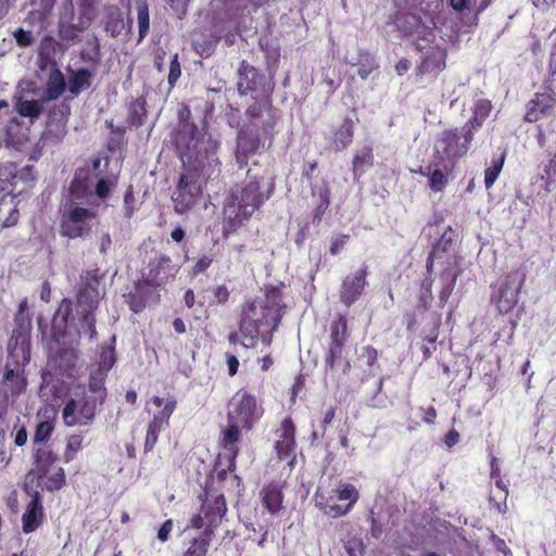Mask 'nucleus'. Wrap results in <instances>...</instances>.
Wrapping results in <instances>:
<instances>
[{
	"label": "nucleus",
	"mask_w": 556,
	"mask_h": 556,
	"mask_svg": "<svg viewBox=\"0 0 556 556\" xmlns=\"http://www.w3.org/2000/svg\"><path fill=\"white\" fill-rule=\"evenodd\" d=\"M264 177L252 175L248 170V181L239 189L232 190L226 198L223 208V235L237 231L271 197L275 185L268 182L266 192L262 191Z\"/></svg>",
	"instance_id": "1"
},
{
	"label": "nucleus",
	"mask_w": 556,
	"mask_h": 556,
	"mask_svg": "<svg viewBox=\"0 0 556 556\" xmlns=\"http://www.w3.org/2000/svg\"><path fill=\"white\" fill-rule=\"evenodd\" d=\"M220 174L219 159L206 161V165L182 166V172L172 195L175 212L185 214L190 211L201 199L203 186L210 179Z\"/></svg>",
	"instance_id": "2"
},
{
	"label": "nucleus",
	"mask_w": 556,
	"mask_h": 556,
	"mask_svg": "<svg viewBox=\"0 0 556 556\" xmlns=\"http://www.w3.org/2000/svg\"><path fill=\"white\" fill-rule=\"evenodd\" d=\"M173 146L179 155L182 166L206 165V161L218 159V143L213 140H205L197 125L191 121L178 123L172 134Z\"/></svg>",
	"instance_id": "3"
},
{
	"label": "nucleus",
	"mask_w": 556,
	"mask_h": 556,
	"mask_svg": "<svg viewBox=\"0 0 556 556\" xmlns=\"http://www.w3.org/2000/svg\"><path fill=\"white\" fill-rule=\"evenodd\" d=\"M103 274H100L99 268L89 269L80 275L78 289H77V312L81 315L80 326L88 332L90 339H96V317L94 311L98 308L101 296V280Z\"/></svg>",
	"instance_id": "4"
},
{
	"label": "nucleus",
	"mask_w": 556,
	"mask_h": 556,
	"mask_svg": "<svg viewBox=\"0 0 556 556\" xmlns=\"http://www.w3.org/2000/svg\"><path fill=\"white\" fill-rule=\"evenodd\" d=\"M280 324L278 315L276 317L269 313L256 300L245 302L242 305L239 330L243 338L241 345L244 349H253L256 346L262 327L269 328V331H275Z\"/></svg>",
	"instance_id": "5"
},
{
	"label": "nucleus",
	"mask_w": 556,
	"mask_h": 556,
	"mask_svg": "<svg viewBox=\"0 0 556 556\" xmlns=\"http://www.w3.org/2000/svg\"><path fill=\"white\" fill-rule=\"evenodd\" d=\"M97 216L96 208L81 206L77 201H65L60 208L59 232L67 239H85L91 233Z\"/></svg>",
	"instance_id": "6"
},
{
	"label": "nucleus",
	"mask_w": 556,
	"mask_h": 556,
	"mask_svg": "<svg viewBox=\"0 0 556 556\" xmlns=\"http://www.w3.org/2000/svg\"><path fill=\"white\" fill-rule=\"evenodd\" d=\"M475 131L465 124L460 128L443 130L435 140L434 153L438 159L437 165L448 162L454 165L465 156L470 149Z\"/></svg>",
	"instance_id": "7"
},
{
	"label": "nucleus",
	"mask_w": 556,
	"mask_h": 556,
	"mask_svg": "<svg viewBox=\"0 0 556 556\" xmlns=\"http://www.w3.org/2000/svg\"><path fill=\"white\" fill-rule=\"evenodd\" d=\"M525 281V271L521 268H516L502 275L492 285L490 301L500 314H508L516 307Z\"/></svg>",
	"instance_id": "8"
},
{
	"label": "nucleus",
	"mask_w": 556,
	"mask_h": 556,
	"mask_svg": "<svg viewBox=\"0 0 556 556\" xmlns=\"http://www.w3.org/2000/svg\"><path fill=\"white\" fill-rule=\"evenodd\" d=\"M58 454L50 445H39L34 447L35 468L28 473L27 478L36 472L38 484L43 483V489L53 492L61 490L66 483L65 471L59 467L55 472L49 475L53 465L58 462Z\"/></svg>",
	"instance_id": "9"
},
{
	"label": "nucleus",
	"mask_w": 556,
	"mask_h": 556,
	"mask_svg": "<svg viewBox=\"0 0 556 556\" xmlns=\"http://www.w3.org/2000/svg\"><path fill=\"white\" fill-rule=\"evenodd\" d=\"M536 141L542 150L539 155L536 179L541 181V187L546 192H551L556 179V132L547 135L542 125H539Z\"/></svg>",
	"instance_id": "10"
},
{
	"label": "nucleus",
	"mask_w": 556,
	"mask_h": 556,
	"mask_svg": "<svg viewBox=\"0 0 556 556\" xmlns=\"http://www.w3.org/2000/svg\"><path fill=\"white\" fill-rule=\"evenodd\" d=\"M264 408L255 395L247 390H238L229 401L227 420L241 424V429L250 431L262 418Z\"/></svg>",
	"instance_id": "11"
},
{
	"label": "nucleus",
	"mask_w": 556,
	"mask_h": 556,
	"mask_svg": "<svg viewBox=\"0 0 556 556\" xmlns=\"http://www.w3.org/2000/svg\"><path fill=\"white\" fill-rule=\"evenodd\" d=\"M97 399L88 396L85 392L79 399H70L62 408V419L66 427L89 426L97 415Z\"/></svg>",
	"instance_id": "12"
},
{
	"label": "nucleus",
	"mask_w": 556,
	"mask_h": 556,
	"mask_svg": "<svg viewBox=\"0 0 556 556\" xmlns=\"http://www.w3.org/2000/svg\"><path fill=\"white\" fill-rule=\"evenodd\" d=\"M262 128L255 122L244 124L237 134L235 159L240 169L244 168L249 164V159L255 155L261 147H264L262 142Z\"/></svg>",
	"instance_id": "13"
},
{
	"label": "nucleus",
	"mask_w": 556,
	"mask_h": 556,
	"mask_svg": "<svg viewBox=\"0 0 556 556\" xmlns=\"http://www.w3.org/2000/svg\"><path fill=\"white\" fill-rule=\"evenodd\" d=\"M24 370L25 367L4 366V375L0 383V425L7 419L9 400L17 399L27 388Z\"/></svg>",
	"instance_id": "14"
},
{
	"label": "nucleus",
	"mask_w": 556,
	"mask_h": 556,
	"mask_svg": "<svg viewBox=\"0 0 556 556\" xmlns=\"http://www.w3.org/2000/svg\"><path fill=\"white\" fill-rule=\"evenodd\" d=\"M295 425L290 416L285 417L275 430L274 450L279 460H285L293 468L296 459Z\"/></svg>",
	"instance_id": "15"
},
{
	"label": "nucleus",
	"mask_w": 556,
	"mask_h": 556,
	"mask_svg": "<svg viewBox=\"0 0 556 556\" xmlns=\"http://www.w3.org/2000/svg\"><path fill=\"white\" fill-rule=\"evenodd\" d=\"M31 330H21L13 328L12 336L8 342V357L5 365L14 367H25L30 361Z\"/></svg>",
	"instance_id": "16"
},
{
	"label": "nucleus",
	"mask_w": 556,
	"mask_h": 556,
	"mask_svg": "<svg viewBox=\"0 0 556 556\" xmlns=\"http://www.w3.org/2000/svg\"><path fill=\"white\" fill-rule=\"evenodd\" d=\"M178 273V267L172 258L164 253H156L148 263V271L143 279L152 288L161 287L174 279Z\"/></svg>",
	"instance_id": "17"
},
{
	"label": "nucleus",
	"mask_w": 556,
	"mask_h": 556,
	"mask_svg": "<svg viewBox=\"0 0 556 556\" xmlns=\"http://www.w3.org/2000/svg\"><path fill=\"white\" fill-rule=\"evenodd\" d=\"M245 116L251 121L255 122L262 128L264 141L268 139V148L273 143L274 129L276 126V117L270 101L268 99H262L254 101L245 111Z\"/></svg>",
	"instance_id": "18"
},
{
	"label": "nucleus",
	"mask_w": 556,
	"mask_h": 556,
	"mask_svg": "<svg viewBox=\"0 0 556 556\" xmlns=\"http://www.w3.org/2000/svg\"><path fill=\"white\" fill-rule=\"evenodd\" d=\"M25 492L31 496L23 516L22 527L24 533H31L36 531L45 520V511L42 506V497L38 490H33L28 482H26Z\"/></svg>",
	"instance_id": "19"
},
{
	"label": "nucleus",
	"mask_w": 556,
	"mask_h": 556,
	"mask_svg": "<svg viewBox=\"0 0 556 556\" xmlns=\"http://www.w3.org/2000/svg\"><path fill=\"white\" fill-rule=\"evenodd\" d=\"M367 275L368 266L364 264L353 275L343 279L340 287V300L345 306L350 307L361 298L367 285Z\"/></svg>",
	"instance_id": "20"
},
{
	"label": "nucleus",
	"mask_w": 556,
	"mask_h": 556,
	"mask_svg": "<svg viewBox=\"0 0 556 556\" xmlns=\"http://www.w3.org/2000/svg\"><path fill=\"white\" fill-rule=\"evenodd\" d=\"M556 105L555 94L547 91L535 92L534 96L526 104V113L523 121L527 123H536L548 116Z\"/></svg>",
	"instance_id": "21"
},
{
	"label": "nucleus",
	"mask_w": 556,
	"mask_h": 556,
	"mask_svg": "<svg viewBox=\"0 0 556 556\" xmlns=\"http://www.w3.org/2000/svg\"><path fill=\"white\" fill-rule=\"evenodd\" d=\"M103 24L104 30L113 38L121 36L123 33L128 36L131 33L132 18L128 14L127 20H125L123 11L117 5H106L103 13Z\"/></svg>",
	"instance_id": "22"
},
{
	"label": "nucleus",
	"mask_w": 556,
	"mask_h": 556,
	"mask_svg": "<svg viewBox=\"0 0 556 556\" xmlns=\"http://www.w3.org/2000/svg\"><path fill=\"white\" fill-rule=\"evenodd\" d=\"M201 510L207 521L204 531H211L210 534L214 535L215 529L227 513V504L224 494L219 493L211 497L206 495L202 503Z\"/></svg>",
	"instance_id": "23"
},
{
	"label": "nucleus",
	"mask_w": 556,
	"mask_h": 556,
	"mask_svg": "<svg viewBox=\"0 0 556 556\" xmlns=\"http://www.w3.org/2000/svg\"><path fill=\"white\" fill-rule=\"evenodd\" d=\"M314 500L315 505L319 510L331 518H339L348 515V508H342V504L337 503L339 500L333 489L318 486L315 492Z\"/></svg>",
	"instance_id": "24"
},
{
	"label": "nucleus",
	"mask_w": 556,
	"mask_h": 556,
	"mask_svg": "<svg viewBox=\"0 0 556 556\" xmlns=\"http://www.w3.org/2000/svg\"><path fill=\"white\" fill-rule=\"evenodd\" d=\"M238 91L240 94L258 90L265 83L264 74L250 65L245 60L239 66Z\"/></svg>",
	"instance_id": "25"
},
{
	"label": "nucleus",
	"mask_w": 556,
	"mask_h": 556,
	"mask_svg": "<svg viewBox=\"0 0 556 556\" xmlns=\"http://www.w3.org/2000/svg\"><path fill=\"white\" fill-rule=\"evenodd\" d=\"M311 195L314 200L312 223L318 226L330 205L331 190L328 182L324 179L319 186L312 187Z\"/></svg>",
	"instance_id": "26"
},
{
	"label": "nucleus",
	"mask_w": 556,
	"mask_h": 556,
	"mask_svg": "<svg viewBox=\"0 0 556 556\" xmlns=\"http://www.w3.org/2000/svg\"><path fill=\"white\" fill-rule=\"evenodd\" d=\"M150 402L156 407H162V409L153 414V417L148 425L165 430L169 427V419L177 408V400L173 395H169L166 399L153 395L150 399Z\"/></svg>",
	"instance_id": "27"
},
{
	"label": "nucleus",
	"mask_w": 556,
	"mask_h": 556,
	"mask_svg": "<svg viewBox=\"0 0 556 556\" xmlns=\"http://www.w3.org/2000/svg\"><path fill=\"white\" fill-rule=\"evenodd\" d=\"M261 501L263 507L273 516L282 509L283 492L282 485L277 481H270L261 490Z\"/></svg>",
	"instance_id": "28"
},
{
	"label": "nucleus",
	"mask_w": 556,
	"mask_h": 556,
	"mask_svg": "<svg viewBox=\"0 0 556 556\" xmlns=\"http://www.w3.org/2000/svg\"><path fill=\"white\" fill-rule=\"evenodd\" d=\"M446 52L444 49L433 46L429 47L422 61L417 66V74L425 75L439 73L445 67Z\"/></svg>",
	"instance_id": "29"
},
{
	"label": "nucleus",
	"mask_w": 556,
	"mask_h": 556,
	"mask_svg": "<svg viewBox=\"0 0 556 556\" xmlns=\"http://www.w3.org/2000/svg\"><path fill=\"white\" fill-rule=\"evenodd\" d=\"M96 10L91 2L84 0L78 4L77 12L72 16L71 29L76 33L85 31L92 23Z\"/></svg>",
	"instance_id": "30"
},
{
	"label": "nucleus",
	"mask_w": 556,
	"mask_h": 556,
	"mask_svg": "<svg viewBox=\"0 0 556 556\" xmlns=\"http://www.w3.org/2000/svg\"><path fill=\"white\" fill-rule=\"evenodd\" d=\"M269 313L276 317L278 315V320L281 321V318L285 314L286 305L282 303V289L278 286H267L265 289V299L260 302Z\"/></svg>",
	"instance_id": "31"
},
{
	"label": "nucleus",
	"mask_w": 556,
	"mask_h": 556,
	"mask_svg": "<svg viewBox=\"0 0 556 556\" xmlns=\"http://www.w3.org/2000/svg\"><path fill=\"white\" fill-rule=\"evenodd\" d=\"M151 288L143 278L135 282L134 291L128 294L127 300L130 311L138 314L144 309L147 300L151 294Z\"/></svg>",
	"instance_id": "32"
},
{
	"label": "nucleus",
	"mask_w": 556,
	"mask_h": 556,
	"mask_svg": "<svg viewBox=\"0 0 556 556\" xmlns=\"http://www.w3.org/2000/svg\"><path fill=\"white\" fill-rule=\"evenodd\" d=\"M355 123L352 118L345 117L341 125L333 131V149L339 152L346 149L354 138Z\"/></svg>",
	"instance_id": "33"
},
{
	"label": "nucleus",
	"mask_w": 556,
	"mask_h": 556,
	"mask_svg": "<svg viewBox=\"0 0 556 556\" xmlns=\"http://www.w3.org/2000/svg\"><path fill=\"white\" fill-rule=\"evenodd\" d=\"M491 111L492 103L490 100L480 99L476 101L472 109V116L465 123V125L472 131L477 132L490 116Z\"/></svg>",
	"instance_id": "34"
},
{
	"label": "nucleus",
	"mask_w": 556,
	"mask_h": 556,
	"mask_svg": "<svg viewBox=\"0 0 556 556\" xmlns=\"http://www.w3.org/2000/svg\"><path fill=\"white\" fill-rule=\"evenodd\" d=\"M147 101L144 97L132 100L127 108V123L131 127H141L147 119Z\"/></svg>",
	"instance_id": "35"
},
{
	"label": "nucleus",
	"mask_w": 556,
	"mask_h": 556,
	"mask_svg": "<svg viewBox=\"0 0 556 556\" xmlns=\"http://www.w3.org/2000/svg\"><path fill=\"white\" fill-rule=\"evenodd\" d=\"M16 197H0V222L3 227L15 226L20 218Z\"/></svg>",
	"instance_id": "36"
},
{
	"label": "nucleus",
	"mask_w": 556,
	"mask_h": 556,
	"mask_svg": "<svg viewBox=\"0 0 556 556\" xmlns=\"http://www.w3.org/2000/svg\"><path fill=\"white\" fill-rule=\"evenodd\" d=\"M108 378L106 374L103 371L94 369L90 372L88 379V391L92 393V397L97 399L98 404L102 405L105 402L108 390L105 388V380Z\"/></svg>",
	"instance_id": "37"
},
{
	"label": "nucleus",
	"mask_w": 556,
	"mask_h": 556,
	"mask_svg": "<svg viewBox=\"0 0 556 556\" xmlns=\"http://www.w3.org/2000/svg\"><path fill=\"white\" fill-rule=\"evenodd\" d=\"M374 165L372 148L363 147L353 156L352 170L354 178H358L365 170Z\"/></svg>",
	"instance_id": "38"
},
{
	"label": "nucleus",
	"mask_w": 556,
	"mask_h": 556,
	"mask_svg": "<svg viewBox=\"0 0 556 556\" xmlns=\"http://www.w3.org/2000/svg\"><path fill=\"white\" fill-rule=\"evenodd\" d=\"M227 421V427L223 430L222 444L225 453H231L232 451H236L238 455L239 448L236 443L240 440L241 437V424L236 422L235 420Z\"/></svg>",
	"instance_id": "39"
},
{
	"label": "nucleus",
	"mask_w": 556,
	"mask_h": 556,
	"mask_svg": "<svg viewBox=\"0 0 556 556\" xmlns=\"http://www.w3.org/2000/svg\"><path fill=\"white\" fill-rule=\"evenodd\" d=\"M237 452L224 453L219 455L215 463L216 478L219 482H224L227 479L228 473L236 471Z\"/></svg>",
	"instance_id": "40"
},
{
	"label": "nucleus",
	"mask_w": 556,
	"mask_h": 556,
	"mask_svg": "<svg viewBox=\"0 0 556 556\" xmlns=\"http://www.w3.org/2000/svg\"><path fill=\"white\" fill-rule=\"evenodd\" d=\"M92 73L87 68L72 71L68 79V89L71 93L78 94L84 89L90 87Z\"/></svg>",
	"instance_id": "41"
},
{
	"label": "nucleus",
	"mask_w": 556,
	"mask_h": 556,
	"mask_svg": "<svg viewBox=\"0 0 556 556\" xmlns=\"http://www.w3.org/2000/svg\"><path fill=\"white\" fill-rule=\"evenodd\" d=\"M66 88L65 79L59 68L51 71L48 77L46 93L49 100L58 99Z\"/></svg>",
	"instance_id": "42"
},
{
	"label": "nucleus",
	"mask_w": 556,
	"mask_h": 556,
	"mask_svg": "<svg viewBox=\"0 0 556 556\" xmlns=\"http://www.w3.org/2000/svg\"><path fill=\"white\" fill-rule=\"evenodd\" d=\"M210 532L203 531L198 538H194L182 556H206L214 536Z\"/></svg>",
	"instance_id": "43"
},
{
	"label": "nucleus",
	"mask_w": 556,
	"mask_h": 556,
	"mask_svg": "<svg viewBox=\"0 0 556 556\" xmlns=\"http://www.w3.org/2000/svg\"><path fill=\"white\" fill-rule=\"evenodd\" d=\"M333 490L336 491L339 501H348V504L342 505V508H348L349 514L359 498L358 490L355 485L348 482H340Z\"/></svg>",
	"instance_id": "44"
},
{
	"label": "nucleus",
	"mask_w": 556,
	"mask_h": 556,
	"mask_svg": "<svg viewBox=\"0 0 556 556\" xmlns=\"http://www.w3.org/2000/svg\"><path fill=\"white\" fill-rule=\"evenodd\" d=\"M440 279L442 281V288L439 292V302L440 306L443 307L455 288L457 274L453 269L446 268L441 273Z\"/></svg>",
	"instance_id": "45"
},
{
	"label": "nucleus",
	"mask_w": 556,
	"mask_h": 556,
	"mask_svg": "<svg viewBox=\"0 0 556 556\" xmlns=\"http://www.w3.org/2000/svg\"><path fill=\"white\" fill-rule=\"evenodd\" d=\"M349 338L348 319L344 315L339 314L330 325L329 342L345 343Z\"/></svg>",
	"instance_id": "46"
},
{
	"label": "nucleus",
	"mask_w": 556,
	"mask_h": 556,
	"mask_svg": "<svg viewBox=\"0 0 556 556\" xmlns=\"http://www.w3.org/2000/svg\"><path fill=\"white\" fill-rule=\"evenodd\" d=\"M395 24L404 36L419 33L420 21L417 15L412 13H403L396 17Z\"/></svg>",
	"instance_id": "47"
},
{
	"label": "nucleus",
	"mask_w": 556,
	"mask_h": 556,
	"mask_svg": "<svg viewBox=\"0 0 556 556\" xmlns=\"http://www.w3.org/2000/svg\"><path fill=\"white\" fill-rule=\"evenodd\" d=\"M217 42L218 38L202 34L193 39L192 47L201 56L207 58L213 53Z\"/></svg>",
	"instance_id": "48"
},
{
	"label": "nucleus",
	"mask_w": 556,
	"mask_h": 556,
	"mask_svg": "<svg viewBox=\"0 0 556 556\" xmlns=\"http://www.w3.org/2000/svg\"><path fill=\"white\" fill-rule=\"evenodd\" d=\"M137 20H138V42H140L149 33L150 29V14L149 7L146 1L137 3Z\"/></svg>",
	"instance_id": "49"
},
{
	"label": "nucleus",
	"mask_w": 556,
	"mask_h": 556,
	"mask_svg": "<svg viewBox=\"0 0 556 556\" xmlns=\"http://www.w3.org/2000/svg\"><path fill=\"white\" fill-rule=\"evenodd\" d=\"M54 431V422L52 420L40 421L35 429L33 442L34 447L39 445H47L46 443L51 438Z\"/></svg>",
	"instance_id": "50"
},
{
	"label": "nucleus",
	"mask_w": 556,
	"mask_h": 556,
	"mask_svg": "<svg viewBox=\"0 0 556 556\" xmlns=\"http://www.w3.org/2000/svg\"><path fill=\"white\" fill-rule=\"evenodd\" d=\"M431 165H429L426 170L420 169L419 173L422 176L429 177V188L433 191H442L443 188L447 185V176L443 173L442 169H434L430 173Z\"/></svg>",
	"instance_id": "51"
},
{
	"label": "nucleus",
	"mask_w": 556,
	"mask_h": 556,
	"mask_svg": "<svg viewBox=\"0 0 556 556\" xmlns=\"http://www.w3.org/2000/svg\"><path fill=\"white\" fill-rule=\"evenodd\" d=\"M84 437L75 433L66 438V445L63 454L65 463H70L76 458L77 453L83 448Z\"/></svg>",
	"instance_id": "52"
},
{
	"label": "nucleus",
	"mask_w": 556,
	"mask_h": 556,
	"mask_svg": "<svg viewBox=\"0 0 556 556\" xmlns=\"http://www.w3.org/2000/svg\"><path fill=\"white\" fill-rule=\"evenodd\" d=\"M505 157V153H502L498 157L493 159L491 166L484 170V185L486 189L491 188L496 181L500 173L503 169Z\"/></svg>",
	"instance_id": "53"
},
{
	"label": "nucleus",
	"mask_w": 556,
	"mask_h": 556,
	"mask_svg": "<svg viewBox=\"0 0 556 556\" xmlns=\"http://www.w3.org/2000/svg\"><path fill=\"white\" fill-rule=\"evenodd\" d=\"M432 283L433 280L430 277H427L420 286V293L418 296L417 309H421L424 312L428 311L430 307V302L433 299L432 295Z\"/></svg>",
	"instance_id": "54"
},
{
	"label": "nucleus",
	"mask_w": 556,
	"mask_h": 556,
	"mask_svg": "<svg viewBox=\"0 0 556 556\" xmlns=\"http://www.w3.org/2000/svg\"><path fill=\"white\" fill-rule=\"evenodd\" d=\"M68 199L66 201L81 202L88 195V185L85 180L74 178L68 187Z\"/></svg>",
	"instance_id": "55"
},
{
	"label": "nucleus",
	"mask_w": 556,
	"mask_h": 556,
	"mask_svg": "<svg viewBox=\"0 0 556 556\" xmlns=\"http://www.w3.org/2000/svg\"><path fill=\"white\" fill-rule=\"evenodd\" d=\"M17 112L23 117L36 118L42 112V105L36 100H24L17 105Z\"/></svg>",
	"instance_id": "56"
},
{
	"label": "nucleus",
	"mask_w": 556,
	"mask_h": 556,
	"mask_svg": "<svg viewBox=\"0 0 556 556\" xmlns=\"http://www.w3.org/2000/svg\"><path fill=\"white\" fill-rule=\"evenodd\" d=\"M14 328L21 330H31V317L27 313V301H21L17 313L14 317Z\"/></svg>",
	"instance_id": "57"
},
{
	"label": "nucleus",
	"mask_w": 556,
	"mask_h": 556,
	"mask_svg": "<svg viewBox=\"0 0 556 556\" xmlns=\"http://www.w3.org/2000/svg\"><path fill=\"white\" fill-rule=\"evenodd\" d=\"M344 345L345 343L329 342L328 353L325 358L327 367L334 369L342 357Z\"/></svg>",
	"instance_id": "58"
},
{
	"label": "nucleus",
	"mask_w": 556,
	"mask_h": 556,
	"mask_svg": "<svg viewBox=\"0 0 556 556\" xmlns=\"http://www.w3.org/2000/svg\"><path fill=\"white\" fill-rule=\"evenodd\" d=\"M451 232H452V228L448 227L447 230H445L440 239L438 240V242L433 245L431 252H433V254H438V255H443L444 253H446L452 244H453V238L451 236Z\"/></svg>",
	"instance_id": "59"
},
{
	"label": "nucleus",
	"mask_w": 556,
	"mask_h": 556,
	"mask_svg": "<svg viewBox=\"0 0 556 556\" xmlns=\"http://www.w3.org/2000/svg\"><path fill=\"white\" fill-rule=\"evenodd\" d=\"M17 166L13 162L0 163V180L16 181Z\"/></svg>",
	"instance_id": "60"
},
{
	"label": "nucleus",
	"mask_w": 556,
	"mask_h": 556,
	"mask_svg": "<svg viewBox=\"0 0 556 556\" xmlns=\"http://www.w3.org/2000/svg\"><path fill=\"white\" fill-rule=\"evenodd\" d=\"M161 431H163V430L160 428L153 427L151 425H148L144 445H143L144 453H149L154 448V446L159 440V435H160Z\"/></svg>",
	"instance_id": "61"
},
{
	"label": "nucleus",
	"mask_w": 556,
	"mask_h": 556,
	"mask_svg": "<svg viewBox=\"0 0 556 556\" xmlns=\"http://www.w3.org/2000/svg\"><path fill=\"white\" fill-rule=\"evenodd\" d=\"M115 362H116V358H115L114 350L113 349L104 350L101 354V359H100V363H99V366L97 369L101 370V371H103V374L108 375V372L113 367Z\"/></svg>",
	"instance_id": "62"
},
{
	"label": "nucleus",
	"mask_w": 556,
	"mask_h": 556,
	"mask_svg": "<svg viewBox=\"0 0 556 556\" xmlns=\"http://www.w3.org/2000/svg\"><path fill=\"white\" fill-rule=\"evenodd\" d=\"M13 36L15 38V41L18 47L25 48L29 47L34 43V35L31 30H25L24 28L20 27L14 33Z\"/></svg>",
	"instance_id": "63"
},
{
	"label": "nucleus",
	"mask_w": 556,
	"mask_h": 556,
	"mask_svg": "<svg viewBox=\"0 0 556 556\" xmlns=\"http://www.w3.org/2000/svg\"><path fill=\"white\" fill-rule=\"evenodd\" d=\"M213 263V257L210 255H202L192 266L190 274L192 277H197L200 274L205 273Z\"/></svg>",
	"instance_id": "64"
}]
</instances>
